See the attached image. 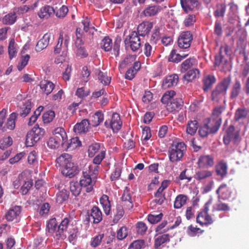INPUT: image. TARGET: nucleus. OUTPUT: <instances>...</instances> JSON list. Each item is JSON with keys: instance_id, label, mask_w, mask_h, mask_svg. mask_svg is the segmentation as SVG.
<instances>
[{"instance_id": "f257e3e1", "label": "nucleus", "mask_w": 249, "mask_h": 249, "mask_svg": "<svg viewBox=\"0 0 249 249\" xmlns=\"http://www.w3.org/2000/svg\"><path fill=\"white\" fill-rule=\"evenodd\" d=\"M56 161L61 168L62 173L65 176L71 178L77 174V167L72 162L71 155L67 153L62 154L57 158Z\"/></svg>"}, {"instance_id": "f03ea898", "label": "nucleus", "mask_w": 249, "mask_h": 249, "mask_svg": "<svg viewBox=\"0 0 249 249\" xmlns=\"http://www.w3.org/2000/svg\"><path fill=\"white\" fill-rule=\"evenodd\" d=\"M231 82V78L230 76L224 78L219 82L212 91L211 95L212 101L219 102L223 100L224 103H225V96Z\"/></svg>"}, {"instance_id": "7ed1b4c3", "label": "nucleus", "mask_w": 249, "mask_h": 249, "mask_svg": "<svg viewBox=\"0 0 249 249\" xmlns=\"http://www.w3.org/2000/svg\"><path fill=\"white\" fill-rule=\"evenodd\" d=\"M186 150V146L183 142H173L168 149L170 161L177 162L181 160Z\"/></svg>"}, {"instance_id": "20e7f679", "label": "nucleus", "mask_w": 249, "mask_h": 249, "mask_svg": "<svg viewBox=\"0 0 249 249\" xmlns=\"http://www.w3.org/2000/svg\"><path fill=\"white\" fill-rule=\"evenodd\" d=\"M44 129L36 124L34 127L29 131L27 135L25 143L27 146H32L38 142L44 134Z\"/></svg>"}, {"instance_id": "39448f33", "label": "nucleus", "mask_w": 249, "mask_h": 249, "mask_svg": "<svg viewBox=\"0 0 249 249\" xmlns=\"http://www.w3.org/2000/svg\"><path fill=\"white\" fill-rule=\"evenodd\" d=\"M124 42L125 46L129 47L134 52H137L141 46L140 36L135 31L132 32L130 35L127 36Z\"/></svg>"}, {"instance_id": "423d86ee", "label": "nucleus", "mask_w": 249, "mask_h": 249, "mask_svg": "<svg viewBox=\"0 0 249 249\" xmlns=\"http://www.w3.org/2000/svg\"><path fill=\"white\" fill-rule=\"evenodd\" d=\"M209 211V204L206 203L196 216V222L200 225H209L213 223L212 217L208 213Z\"/></svg>"}, {"instance_id": "0eeeda50", "label": "nucleus", "mask_w": 249, "mask_h": 249, "mask_svg": "<svg viewBox=\"0 0 249 249\" xmlns=\"http://www.w3.org/2000/svg\"><path fill=\"white\" fill-rule=\"evenodd\" d=\"M122 122L120 115L113 113L110 119L106 120L104 125L107 128H111L113 132H117L122 127Z\"/></svg>"}, {"instance_id": "6e6552de", "label": "nucleus", "mask_w": 249, "mask_h": 249, "mask_svg": "<svg viewBox=\"0 0 249 249\" xmlns=\"http://www.w3.org/2000/svg\"><path fill=\"white\" fill-rule=\"evenodd\" d=\"M231 53V48L227 44H224L220 48L219 54L215 56L214 64L219 66L222 64L225 65L227 60L225 59V56L230 55Z\"/></svg>"}, {"instance_id": "1a4fd4ad", "label": "nucleus", "mask_w": 249, "mask_h": 249, "mask_svg": "<svg viewBox=\"0 0 249 249\" xmlns=\"http://www.w3.org/2000/svg\"><path fill=\"white\" fill-rule=\"evenodd\" d=\"M213 157L210 155H201L198 159L197 165L199 168L208 169L214 165Z\"/></svg>"}, {"instance_id": "9d476101", "label": "nucleus", "mask_w": 249, "mask_h": 249, "mask_svg": "<svg viewBox=\"0 0 249 249\" xmlns=\"http://www.w3.org/2000/svg\"><path fill=\"white\" fill-rule=\"evenodd\" d=\"M192 39V35L190 32H182L178 38V46L180 48L187 49L190 47Z\"/></svg>"}, {"instance_id": "9b49d317", "label": "nucleus", "mask_w": 249, "mask_h": 249, "mask_svg": "<svg viewBox=\"0 0 249 249\" xmlns=\"http://www.w3.org/2000/svg\"><path fill=\"white\" fill-rule=\"evenodd\" d=\"M96 179L91 178L88 174H83V176L80 180L81 186L86 188V191L87 193L91 192L93 189V186L96 182Z\"/></svg>"}, {"instance_id": "f8f14e48", "label": "nucleus", "mask_w": 249, "mask_h": 249, "mask_svg": "<svg viewBox=\"0 0 249 249\" xmlns=\"http://www.w3.org/2000/svg\"><path fill=\"white\" fill-rule=\"evenodd\" d=\"M70 219L68 217L64 218L58 226L56 236L57 240H63L66 238L65 232L67 231Z\"/></svg>"}, {"instance_id": "ddd939ff", "label": "nucleus", "mask_w": 249, "mask_h": 249, "mask_svg": "<svg viewBox=\"0 0 249 249\" xmlns=\"http://www.w3.org/2000/svg\"><path fill=\"white\" fill-rule=\"evenodd\" d=\"M153 26L152 22L144 21L138 26L137 32H136L139 36L144 37L149 34Z\"/></svg>"}, {"instance_id": "4468645a", "label": "nucleus", "mask_w": 249, "mask_h": 249, "mask_svg": "<svg viewBox=\"0 0 249 249\" xmlns=\"http://www.w3.org/2000/svg\"><path fill=\"white\" fill-rule=\"evenodd\" d=\"M167 8V5H152L146 7L143 11L145 17H149L156 15L164 9Z\"/></svg>"}, {"instance_id": "2eb2a0df", "label": "nucleus", "mask_w": 249, "mask_h": 249, "mask_svg": "<svg viewBox=\"0 0 249 249\" xmlns=\"http://www.w3.org/2000/svg\"><path fill=\"white\" fill-rule=\"evenodd\" d=\"M215 76L211 74H207L203 76L202 83V89L204 92H207L211 89L214 84L216 82Z\"/></svg>"}, {"instance_id": "dca6fc26", "label": "nucleus", "mask_w": 249, "mask_h": 249, "mask_svg": "<svg viewBox=\"0 0 249 249\" xmlns=\"http://www.w3.org/2000/svg\"><path fill=\"white\" fill-rule=\"evenodd\" d=\"M183 105V102L180 98H175L171 100L166 105L168 111L171 112H178L180 110Z\"/></svg>"}, {"instance_id": "f3484780", "label": "nucleus", "mask_w": 249, "mask_h": 249, "mask_svg": "<svg viewBox=\"0 0 249 249\" xmlns=\"http://www.w3.org/2000/svg\"><path fill=\"white\" fill-rule=\"evenodd\" d=\"M21 212V207L15 206L11 207L6 213L5 218L9 221H13L18 217Z\"/></svg>"}, {"instance_id": "a211bd4d", "label": "nucleus", "mask_w": 249, "mask_h": 249, "mask_svg": "<svg viewBox=\"0 0 249 249\" xmlns=\"http://www.w3.org/2000/svg\"><path fill=\"white\" fill-rule=\"evenodd\" d=\"M90 219H92V222L94 224H98L102 220V213L98 207L94 206L91 208L89 215V220Z\"/></svg>"}, {"instance_id": "6ab92c4d", "label": "nucleus", "mask_w": 249, "mask_h": 249, "mask_svg": "<svg viewBox=\"0 0 249 249\" xmlns=\"http://www.w3.org/2000/svg\"><path fill=\"white\" fill-rule=\"evenodd\" d=\"M52 35L50 33H47L44 35L37 42L36 46V51L39 52L45 49L49 45Z\"/></svg>"}, {"instance_id": "aec40b11", "label": "nucleus", "mask_w": 249, "mask_h": 249, "mask_svg": "<svg viewBox=\"0 0 249 249\" xmlns=\"http://www.w3.org/2000/svg\"><path fill=\"white\" fill-rule=\"evenodd\" d=\"M123 205L127 209H130L133 207V203L132 199V195L130 191L127 187H125L124 193L121 197Z\"/></svg>"}, {"instance_id": "412c9836", "label": "nucleus", "mask_w": 249, "mask_h": 249, "mask_svg": "<svg viewBox=\"0 0 249 249\" xmlns=\"http://www.w3.org/2000/svg\"><path fill=\"white\" fill-rule=\"evenodd\" d=\"M242 91V85L240 81L235 79L234 83L232 85L230 91V98L231 100H235L239 95Z\"/></svg>"}, {"instance_id": "4be33fe9", "label": "nucleus", "mask_w": 249, "mask_h": 249, "mask_svg": "<svg viewBox=\"0 0 249 249\" xmlns=\"http://www.w3.org/2000/svg\"><path fill=\"white\" fill-rule=\"evenodd\" d=\"M204 123L208 126L210 133L212 134L215 133L218 130L221 124L220 119L218 121H216L211 117L206 119Z\"/></svg>"}, {"instance_id": "5701e85b", "label": "nucleus", "mask_w": 249, "mask_h": 249, "mask_svg": "<svg viewBox=\"0 0 249 249\" xmlns=\"http://www.w3.org/2000/svg\"><path fill=\"white\" fill-rule=\"evenodd\" d=\"M32 108V103L29 100H24L19 106L18 110L19 115L24 118L30 112Z\"/></svg>"}, {"instance_id": "b1692460", "label": "nucleus", "mask_w": 249, "mask_h": 249, "mask_svg": "<svg viewBox=\"0 0 249 249\" xmlns=\"http://www.w3.org/2000/svg\"><path fill=\"white\" fill-rule=\"evenodd\" d=\"M213 172L208 170H200L197 171L194 175V178L198 181H202L207 178H211Z\"/></svg>"}, {"instance_id": "393cba45", "label": "nucleus", "mask_w": 249, "mask_h": 249, "mask_svg": "<svg viewBox=\"0 0 249 249\" xmlns=\"http://www.w3.org/2000/svg\"><path fill=\"white\" fill-rule=\"evenodd\" d=\"M55 13L54 8L50 5H45L40 8L38 16L40 18L47 19Z\"/></svg>"}, {"instance_id": "a878e982", "label": "nucleus", "mask_w": 249, "mask_h": 249, "mask_svg": "<svg viewBox=\"0 0 249 249\" xmlns=\"http://www.w3.org/2000/svg\"><path fill=\"white\" fill-rule=\"evenodd\" d=\"M178 81V76L176 74L167 76L163 81L162 86L164 88H169L177 85Z\"/></svg>"}, {"instance_id": "bb28decb", "label": "nucleus", "mask_w": 249, "mask_h": 249, "mask_svg": "<svg viewBox=\"0 0 249 249\" xmlns=\"http://www.w3.org/2000/svg\"><path fill=\"white\" fill-rule=\"evenodd\" d=\"M90 124L88 119H84L79 123H77L73 127V130L77 133H86L88 131Z\"/></svg>"}, {"instance_id": "cd10ccee", "label": "nucleus", "mask_w": 249, "mask_h": 249, "mask_svg": "<svg viewBox=\"0 0 249 249\" xmlns=\"http://www.w3.org/2000/svg\"><path fill=\"white\" fill-rule=\"evenodd\" d=\"M180 4L183 10L188 13L197 7L198 0H180Z\"/></svg>"}, {"instance_id": "c85d7f7f", "label": "nucleus", "mask_w": 249, "mask_h": 249, "mask_svg": "<svg viewBox=\"0 0 249 249\" xmlns=\"http://www.w3.org/2000/svg\"><path fill=\"white\" fill-rule=\"evenodd\" d=\"M216 193L218 195L219 197L223 200H227L231 197V192L226 184H221L216 190Z\"/></svg>"}, {"instance_id": "c756f323", "label": "nucleus", "mask_w": 249, "mask_h": 249, "mask_svg": "<svg viewBox=\"0 0 249 249\" xmlns=\"http://www.w3.org/2000/svg\"><path fill=\"white\" fill-rule=\"evenodd\" d=\"M18 114L16 112L12 113L7 119L6 123L2 127V131H6L7 129L13 130L15 127V122L17 120Z\"/></svg>"}, {"instance_id": "7c9ffc66", "label": "nucleus", "mask_w": 249, "mask_h": 249, "mask_svg": "<svg viewBox=\"0 0 249 249\" xmlns=\"http://www.w3.org/2000/svg\"><path fill=\"white\" fill-rule=\"evenodd\" d=\"M99 167L95 164H90L85 167L83 171V174H88L91 178L96 179L98 174Z\"/></svg>"}, {"instance_id": "2f4dec72", "label": "nucleus", "mask_w": 249, "mask_h": 249, "mask_svg": "<svg viewBox=\"0 0 249 249\" xmlns=\"http://www.w3.org/2000/svg\"><path fill=\"white\" fill-rule=\"evenodd\" d=\"M58 225L55 218H52L49 220L47 225V231L49 233L53 236L56 239V233L58 230Z\"/></svg>"}, {"instance_id": "473e14b6", "label": "nucleus", "mask_w": 249, "mask_h": 249, "mask_svg": "<svg viewBox=\"0 0 249 249\" xmlns=\"http://www.w3.org/2000/svg\"><path fill=\"white\" fill-rule=\"evenodd\" d=\"M53 137L56 140L61 141L64 144L67 141V134L64 129L61 127H57L54 129Z\"/></svg>"}, {"instance_id": "72a5a7b5", "label": "nucleus", "mask_w": 249, "mask_h": 249, "mask_svg": "<svg viewBox=\"0 0 249 249\" xmlns=\"http://www.w3.org/2000/svg\"><path fill=\"white\" fill-rule=\"evenodd\" d=\"M39 86L42 92L48 95L53 91L55 85L50 81L42 80L40 82Z\"/></svg>"}, {"instance_id": "f704fd0d", "label": "nucleus", "mask_w": 249, "mask_h": 249, "mask_svg": "<svg viewBox=\"0 0 249 249\" xmlns=\"http://www.w3.org/2000/svg\"><path fill=\"white\" fill-rule=\"evenodd\" d=\"M171 236L167 234H160L157 238L155 239L154 247L155 249H158L161 245L170 241Z\"/></svg>"}, {"instance_id": "c9c22d12", "label": "nucleus", "mask_w": 249, "mask_h": 249, "mask_svg": "<svg viewBox=\"0 0 249 249\" xmlns=\"http://www.w3.org/2000/svg\"><path fill=\"white\" fill-rule=\"evenodd\" d=\"M227 165L223 161L219 162L215 166L216 175L222 178H224L227 175Z\"/></svg>"}, {"instance_id": "e433bc0d", "label": "nucleus", "mask_w": 249, "mask_h": 249, "mask_svg": "<svg viewBox=\"0 0 249 249\" xmlns=\"http://www.w3.org/2000/svg\"><path fill=\"white\" fill-rule=\"evenodd\" d=\"M81 145V142L78 137L72 138L68 142H66L65 147L67 151H72Z\"/></svg>"}, {"instance_id": "4c0bfd02", "label": "nucleus", "mask_w": 249, "mask_h": 249, "mask_svg": "<svg viewBox=\"0 0 249 249\" xmlns=\"http://www.w3.org/2000/svg\"><path fill=\"white\" fill-rule=\"evenodd\" d=\"M104 119V115L103 112L100 111H96L92 116L91 123L93 127L98 126L103 122Z\"/></svg>"}, {"instance_id": "58836bf2", "label": "nucleus", "mask_w": 249, "mask_h": 249, "mask_svg": "<svg viewBox=\"0 0 249 249\" xmlns=\"http://www.w3.org/2000/svg\"><path fill=\"white\" fill-rule=\"evenodd\" d=\"M100 202L103 207L106 214L108 215L110 213L111 209V205L108 196L106 195H103L100 198Z\"/></svg>"}, {"instance_id": "ea45409f", "label": "nucleus", "mask_w": 249, "mask_h": 249, "mask_svg": "<svg viewBox=\"0 0 249 249\" xmlns=\"http://www.w3.org/2000/svg\"><path fill=\"white\" fill-rule=\"evenodd\" d=\"M226 109L225 106H219L215 107L213 110L211 118L214 119L216 121L220 119V123H222L221 114Z\"/></svg>"}, {"instance_id": "a19ab883", "label": "nucleus", "mask_w": 249, "mask_h": 249, "mask_svg": "<svg viewBox=\"0 0 249 249\" xmlns=\"http://www.w3.org/2000/svg\"><path fill=\"white\" fill-rule=\"evenodd\" d=\"M188 199V196L183 194L178 195L175 198L174 207L175 209H180L184 205Z\"/></svg>"}, {"instance_id": "79ce46f5", "label": "nucleus", "mask_w": 249, "mask_h": 249, "mask_svg": "<svg viewBox=\"0 0 249 249\" xmlns=\"http://www.w3.org/2000/svg\"><path fill=\"white\" fill-rule=\"evenodd\" d=\"M160 31L159 27L155 26L154 27L149 39V43H151L153 45L156 46L160 39Z\"/></svg>"}, {"instance_id": "37998d69", "label": "nucleus", "mask_w": 249, "mask_h": 249, "mask_svg": "<svg viewBox=\"0 0 249 249\" xmlns=\"http://www.w3.org/2000/svg\"><path fill=\"white\" fill-rule=\"evenodd\" d=\"M196 64V60L194 57H190L183 61L181 64V72H185Z\"/></svg>"}, {"instance_id": "c03bdc74", "label": "nucleus", "mask_w": 249, "mask_h": 249, "mask_svg": "<svg viewBox=\"0 0 249 249\" xmlns=\"http://www.w3.org/2000/svg\"><path fill=\"white\" fill-rule=\"evenodd\" d=\"M154 45H152L149 42H146L144 45L143 53L145 56L147 58H152L155 54L156 46L153 47Z\"/></svg>"}, {"instance_id": "a18cd8bd", "label": "nucleus", "mask_w": 249, "mask_h": 249, "mask_svg": "<svg viewBox=\"0 0 249 249\" xmlns=\"http://www.w3.org/2000/svg\"><path fill=\"white\" fill-rule=\"evenodd\" d=\"M199 71L198 69H193L188 71L183 76V78L188 81L191 82L196 78L199 77Z\"/></svg>"}, {"instance_id": "49530a36", "label": "nucleus", "mask_w": 249, "mask_h": 249, "mask_svg": "<svg viewBox=\"0 0 249 249\" xmlns=\"http://www.w3.org/2000/svg\"><path fill=\"white\" fill-rule=\"evenodd\" d=\"M198 127V124L196 120L189 121L187 124L186 132L193 136L196 133Z\"/></svg>"}, {"instance_id": "de8ad7c7", "label": "nucleus", "mask_w": 249, "mask_h": 249, "mask_svg": "<svg viewBox=\"0 0 249 249\" xmlns=\"http://www.w3.org/2000/svg\"><path fill=\"white\" fill-rule=\"evenodd\" d=\"M226 5L224 3H218L216 5V10L213 15L216 18L223 17L225 14Z\"/></svg>"}, {"instance_id": "09e8293b", "label": "nucleus", "mask_w": 249, "mask_h": 249, "mask_svg": "<svg viewBox=\"0 0 249 249\" xmlns=\"http://www.w3.org/2000/svg\"><path fill=\"white\" fill-rule=\"evenodd\" d=\"M65 144L62 142L61 141L56 140L53 136L50 138L47 142L48 147L53 149L58 148L60 145L64 148L65 147Z\"/></svg>"}, {"instance_id": "8fccbe9b", "label": "nucleus", "mask_w": 249, "mask_h": 249, "mask_svg": "<svg viewBox=\"0 0 249 249\" xmlns=\"http://www.w3.org/2000/svg\"><path fill=\"white\" fill-rule=\"evenodd\" d=\"M100 45L101 48L105 52L110 51L112 48V40L109 37L106 36L102 39Z\"/></svg>"}, {"instance_id": "3c124183", "label": "nucleus", "mask_w": 249, "mask_h": 249, "mask_svg": "<svg viewBox=\"0 0 249 249\" xmlns=\"http://www.w3.org/2000/svg\"><path fill=\"white\" fill-rule=\"evenodd\" d=\"M16 11L13 10L12 12L5 15L3 18V22L5 24L12 25L14 24L16 20L17 17Z\"/></svg>"}, {"instance_id": "603ef678", "label": "nucleus", "mask_w": 249, "mask_h": 249, "mask_svg": "<svg viewBox=\"0 0 249 249\" xmlns=\"http://www.w3.org/2000/svg\"><path fill=\"white\" fill-rule=\"evenodd\" d=\"M154 197L155 199L153 201L158 205H161L165 200V194L163 193V191L159 189L154 194Z\"/></svg>"}, {"instance_id": "864d4df0", "label": "nucleus", "mask_w": 249, "mask_h": 249, "mask_svg": "<svg viewBox=\"0 0 249 249\" xmlns=\"http://www.w3.org/2000/svg\"><path fill=\"white\" fill-rule=\"evenodd\" d=\"M96 73L97 75L98 80L101 83L105 85H107L110 83L111 78L110 77H108L106 73H104L99 70H97Z\"/></svg>"}, {"instance_id": "5fc2aeb1", "label": "nucleus", "mask_w": 249, "mask_h": 249, "mask_svg": "<svg viewBox=\"0 0 249 249\" xmlns=\"http://www.w3.org/2000/svg\"><path fill=\"white\" fill-rule=\"evenodd\" d=\"M175 94L176 92L174 90L167 91L163 95L160 101L163 104H166L167 105V104L169 103V102H170L171 100L174 99L173 97Z\"/></svg>"}, {"instance_id": "6e6d98bb", "label": "nucleus", "mask_w": 249, "mask_h": 249, "mask_svg": "<svg viewBox=\"0 0 249 249\" xmlns=\"http://www.w3.org/2000/svg\"><path fill=\"white\" fill-rule=\"evenodd\" d=\"M69 196V192L66 190L63 189L56 195V200L58 203H62L68 199Z\"/></svg>"}, {"instance_id": "4d7b16f0", "label": "nucleus", "mask_w": 249, "mask_h": 249, "mask_svg": "<svg viewBox=\"0 0 249 249\" xmlns=\"http://www.w3.org/2000/svg\"><path fill=\"white\" fill-rule=\"evenodd\" d=\"M81 187L77 182H71L70 189L72 195L77 196L81 192Z\"/></svg>"}, {"instance_id": "13d9d810", "label": "nucleus", "mask_w": 249, "mask_h": 249, "mask_svg": "<svg viewBox=\"0 0 249 249\" xmlns=\"http://www.w3.org/2000/svg\"><path fill=\"white\" fill-rule=\"evenodd\" d=\"M76 39L75 41V44H84V32L80 28H76L75 31Z\"/></svg>"}, {"instance_id": "bf43d9fd", "label": "nucleus", "mask_w": 249, "mask_h": 249, "mask_svg": "<svg viewBox=\"0 0 249 249\" xmlns=\"http://www.w3.org/2000/svg\"><path fill=\"white\" fill-rule=\"evenodd\" d=\"M55 112L54 111L50 110L45 112L42 116V120L44 123H50L53 120L55 117Z\"/></svg>"}, {"instance_id": "052dcab7", "label": "nucleus", "mask_w": 249, "mask_h": 249, "mask_svg": "<svg viewBox=\"0 0 249 249\" xmlns=\"http://www.w3.org/2000/svg\"><path fill=\"white\" fill-rule=\"evenodd\" d=\"M169 61L174 63H178L182 60V57L180 53H177L176 50H172L168 58Z\"/></svg>"}, {"instance_id": "680f3d73", "label": "nucleus", "mask_w": 249, "mask_h": 249, "mask_svg": "<svg viewBox=\"0 0 249 249\" xmlns=\"http://www.w3.org/2000/svg\"><path fill=\"white\" fill-rule=\"evenodd\" d=\"M83 45L84 44H75V46L77 48L76 55L77 56L80 57L81 58H85L88 56V53L83 46Z\"/></svg>"}, {"instance_id": "e2e57ef3", "label": "nucleus", "mask_w": 249, "mask_h": 249, "mask_svg": "<svg viewBox=\"0 0 249 249\" xmlns=\"http://www.w3.org/2000/svg\"><path fill=\"white\" fill-rule=\"evenodd\" d=\"M124 211L122 206H117L116 207V213L114 216L113 222L117 223L119 220L123 216Z\"/></svg>"}, {"instance_id": "0e129e2a", "label": "nucleus", "mask_w": 249, "mask_h": 249, "mask_svg": "<svg viewBox=\"0 0 249 249\" xmlns=\"http://www.w3.org/2000/svg\"><path fill=\"white\" fill-rule=\"evenodd\" d=\"M128 234V230L125 226L121 227L117 231V238L119 240L124 239Z\"/></svg>"}, {"instance_id": "69168bd1", "label": "nucleus", "mask_w": 249, "mask_h": 249, "mask_svg": "<svg viewBox=\"0 0 249 249\" xmlns=\"http://www.w3.org/2000/svg\"><path fill=\"white\" fill-rule=\"evenodd\" d=\"M100 149V144L99 143H95L89 147L88 154L89 157H93L94 155Z\"/></svg>"}, {"instance_id": "338daca9", "label": "nucleus", "mask_w": 249, "mask_h": 249, "mask_svg": "<svg viewBox=\"0 0 249 249\" xmlns=\"http://www.w3.org/2000/svg\"><path fill=\"white\" fill-rule=\"evenodd\" d=\"M104 237V234H99L92 238L90 242V246L93 248H96L99 246L103 238Z\"/></svg>"}, {"instance_id": "774afa93", "label": "nucleus", "mask_w": 249, "mask_h": 249, "mask_svg": "<svg viewBox=\"0 0 249 249\" xmlns=\"http://www.w3.org/2000/svg\"><path fill=\"white\" fill-rule=\"evenodd\" d=\"M144 240H137L134 241L130 244L128 249H142L144 245Z\"/></svg>"}]
</instances>
